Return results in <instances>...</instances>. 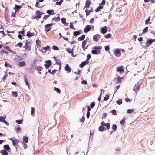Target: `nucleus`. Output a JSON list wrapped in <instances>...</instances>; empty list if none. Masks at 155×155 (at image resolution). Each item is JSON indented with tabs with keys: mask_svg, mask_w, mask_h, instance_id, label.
<instances>
[{
	"mask_svg": "<svg viewBox=\"0 0 155 155\" xmlns=\"http://www.w3.org/2000/svg\"><path fill=\"white\" fill-rule=\"evenodd\" d=\"M45 62H46V64H44V65L46 69H48L51 64V61L50 60H48L46 61Z\"/></svg>",
	"mask_w": 155,
	"mask_h": 155,
	"instance_id": "3",
	"label": "nucleus"
},
{
	"mask_svg": "<svg viewBox=\"0 0 155 155\" xmlns=\"http://www.w3.org/2000/svg\"><path fill=\"white\" fill-rule=\"evenodd\" d=\"M23 141L25 143H27L28 141V137L26 136H24L23 137Z\"/></svg>",
	"mask_w": 155,
	"mask_h": 155,
	"instance_id": "31",
	"label": "nucleus"
},
{
	"mask_svg": "<svg viewBox=\"0 0 155 155\" xmlns=\"http://www.w3.org/2000/svg\"><path fill=\"white\" fill-rule=\"evenodd\" d=\"M80 121L81 122H84L85 118H84V116H83V117L82 118H81L80 119Z\"/></svg>",
	"mask_w": 155,
	"mask_h": 155,
	"instance_id": "63",
	"label": "nucleus"
},
{
	"mask_svg": "<svg viewBox=\"0 0 155 155\" xmlns=\"http://www.w3.org/2000/svg\"><path fill=\"white\" fill-rule=\"evenodd\" d=\"M21 6L18 5H15V7L14 8L15 10H18L19 9H20L21 8Z\"/></svg>",
	"mask_w": 155,
	"mask_h": 155,
	"instance_id": "34",
	"label": "nucleus"
},
{
	"mask_svg": "<svg viewBox=\"0 0 155 155\" xmlns=\"http://www.w3.org/2000/svg\"><path fill=\"white\" fill-rule=\"evenodd\" d=\"M63 1V0H60L59 2H57L55 4L58 5H60L62 4Z\"/></svg>",
	"mask_w": 155,
	"mask_h": 155,
	"instance_id": "50",
	"label": "nucleus"
},
{
	"mask_svg": "<svg viewBox=\"0 0 155 155\" xmlns=\"http://www.w3.org/2000/svg\"><path fill=\"white\" fill-rule=\"evenodd\" d=\"M35 35V34L34 33H31L29 31H28L26 34V35L28 38L31 37L32 36H34Z\"/></svg>",
	"mask_w": 155,
	"mask_h": 155,
	"instance_id": "13",
	"label": "nucleus"
},
{
	"mask_svg": "<svg viewBox=\"0 0 155 155\" xmlns=\"http://www.w3.org/2000/svg\"><path fill=\"white\" fill-rule=\"evenodd\" d=\"M3 148L8 151H9L10 150V148L8 145H4L3 146Z\"/></svg>",
	"mask_w": 155,
	"mask_h": 155,
	"instance_id": "25",
	"label": "nucleus"
},
{
	"mask_svg": "<svg viewBox=\"0 0 155 155\" xmlns=\"http://www.w3.org/2000/svg\"><path fill=\"white\" fill-rule=\"evenodd\" d=\"M54 89L58 93H60V90L59 89L54 87Z\"/></svg>",
	"mask_w": 155,
	"mask_h": 155,
	"instance_id": "56",
	"label": "nucleus"
},
{
	"mask_svg": "<svg viewBox=\"0 0 155 155\" xmlns=\"http://www.w3.org/2000/svg\"><path fill=\"white\" fill-rule=\"evenodd\" d=\"M118 105H120L122 103V100L120 99H119L116 101Z\"/></svg>",
	"mask_w": 155,
	"mask_h": 155,
	"instance_id": "41",
	"label": "nucleus"
},
{
	"mask_svg": "<svg viewBox=\"0 0 155 155\" xmlns=\"http://www.w3.org/2000/svg\"><path fill=\"white\" fill-rule=\"evenodd\" d=\"M37 46L38 47H40L41 46V41L39 40H37L36 41Z\"/></svg>",
	"mask_w": 155,
	"mask_h": 155,
	"instance_id": "27",
	"label": "nucleus"
},
{
	"mask_svg": "<svg viewBox=\"0 0 155 155\" xmlns=\"http://www.w3.org/2000/svg\"><path fill=\"white\" fill-rule=\"evenodd\" d=\"M3 48L7 50V51H8L9 52H11V53H12L14 54L15 53L9 47L7 46H5L3 47Z\"/></svg>",
	"mask_w": 155,
	"mask_h": 155,
	"instance_id": "9",
	"label": "nucleus"
},
{
	"mask_svg": "<svg viewBox=\"0 0 155 155\" xmlns=\"http://www.w3.org/2000/svg\"><path fill=\"white\" fill-rule=\"evenodd\" d=\"M0 53L2 54H3L4 53H5L6 54H7L8 53V52L5 51L4 50H1Z\"/></svg>",
	"mask_w": 155,
	"mask_h": 155,
	"instance_id": "58",
	"label": "nucleus"
},
{
	"mask_svg": "<svg viewBox=\"0 0 155 155\" xmlns=\"http://www.w3.org/2000/svg\"><path fill=\"white\" fill-rule=\"evenodd\" d=\"M100 52V51H97L96 50H92L91 53L93 54H98Z\"/></svg>",
	"mask_w": 155,
	"mask_h": 155,
	"instance_id": "21",
	"label": "nucleus"
},
{
	"mask_svg": "<svg viewBox=\"0 0 155 155\" xmlns=\"http://www.w3.org/2000/svg\"><path fill=\"white\" fill-rule=\"evenodd\" d=\"M109 98V96L108 95H106L105 97L104 98V101H107L108 100Z\"/></svg>",
	"mask_w": 155,
	"mask_h": 155,
	"instance_id": "52",
	"label": "nucleus"
},
{
	"mask_svg": "<svg viewBox=\"0 0 155 155\" xmlns=\"http://www.w3.org/2000/svg\"><path fill=\"white\" fill-rule=\"evenodd\" d=\"M66 51H67V52L68 53H72V55L73 56H73V51H74V50L73 49H72V50H71V49H70V48H67L66 49Z\"/></svg>",
	"mask_w": 155,
	"mask_h": 155,
	"instance_id": "20",
	"label": "nucleus"
},
{
	"mask_svg": "<svg viewBox=\"0 0 155 155\" xmlns=\"http://www.w3.org/2000/svg\"><path fill=\"white\" fill-rule=\"evenodd\" d=\"M105 130L106 129L105 127L102 126H100L99 127L98 130L100 131H103Z\"/></svg>",
	"mask_w": 155,
	"mask_h": 155,
	"instance_id": "28",
	"label": "nucleus"
},
{
	"mask_svg": "<svg viewBox=\"0 0 155 155\" xmlns=\"http://www.w3.org/2000/svg\"><path fill=\"white\" fill-rule=\"evenodd\" d=\"M80 32L79 31H74L73 32V35L74 36H77L80 34Z\"/></svg>",
	"mask_w": 155,
	"mask_h": 155,
	"instance_id": "36",
	"label": "nucleus"
},
{
	"mask_svg": "<svg viewBox=\"0 0 155 155\" xmlns=\"http://www.w3.org/2000/svg\"><path fill=\"white\" fill-rule=\"evenodd\" d=\"M18 65L21 67H23L25 65V63L24 61H20L19 62L18 64Z\"/></svg>",
	"mask_w": 155,
	"mask_h": 155,
	"instance_id": "22",
	"label": "nucleus"
},
{
	"mask_svg": "<svg viewBox=\"0 0 155 155\" xmlns=\"http://www.w3.org/2000/svg\"><path fill=\"white\" fill-rule=\"evenodd\" d=\"M139 89V86L138 84H136L133 88V90L137 93V91H138Z\"/></svg>",
	"mask_w": 155,
	"mask_h": 155,
	"instance_id": "12",
	"label": "nucleus"
},
{
	"mask_svg": "<svg viewBox=\"0 0 155 155\" xmlns=\"http://www.w3.org/2000/svg\"><path fill=\"white\" fill-rule=\"evenodd\" d=\"M61 21L62 23L65 25L66 24V19L65 18H61Z\"/></svg>",
	"mask_w": 155,
	"mask_h": 155,
	"instance_id": "39",
	"label": "nucleus"
},
{
	"mask_svg": "<svg viewBox=\"0 0 155 155\" xmlns=\"http://www.w3.org/2000/svg\"><path fill=\"white\" fill-rule=\"evenodd\" d=\"M134 110L133 109H128L127 110V113L129 114H130L133 112Z\"/></svg>",
	"mask_w": 155,
	"mask_h": 155,
	"instance_id": "59",
	"label": "nucleus"
},
{
	"mask_svg": "<svg viewBox=\"0 0 155 155\" xmlns=\"http://www.w3.org/2000/svg\"><path fill=\"white\" fill-rule=\"evenodd\" d=\"M92 10H93L91 8V10H90L89 11H88L87 9H86L85 10V12L86 13V14L87 16H88V15H89L90 14V12H93Z\"/></svg>",
	"mask_w": 155,
	"mask_h": 155,
	"instance_id": "29",
	"label": "nucleus"
},
{
	"mask_svg": "<svg viewBox=\"0 0 155 155\" xmlns=\"http://www.w3.org/2000/svg\"><path fill=\"white\" fill-rule=\"evenodd\" d=\"M91 2L89 0H88L86 2L85 7L86 8H88L90 5Z\"/></svg>",
	"mask_w": 155,
	"mask_h": 155,
	"instance_id": "26",
	"label": "nucleus"
},
{
	"mask_svg": "<svg viewBox=\"0 0 155 155\" xmlns=\"http://www.w3.org/2000/svg\"><path fill=\"white\" fill-rule=\"evenodd\" d=\"M8 77V75L7 74H5L4 76L3 77V78H2V80H3V81H5V80L6 79V78Z\"/></svg>",
	"mask_w": 155,
	"mask_h": 155,
	"instance_id": "48",
	"label": "nucleus"
},
{
	"mask_svg": "<svg viewBox=\"0 0 155 155\" xmlns=\"http://www.w3.org/2000/svg\"><path fill=\"white\" fill-rule=\"evenodd\" d=\"M65 71H67V73H69L71 71V68L70 67L68 64H67L64 67Z\"/></svg>",
	"mask_w": 155,
	"mask_h": 155,
	"instance_id": "6",
	"label": "nucleus"
},
{
	"mask_svg": "<svg viewBox=\"0 0 155 155\" xmlns=\"http://www.w3.org/2000/svg\"><path fill=\"white\" fill-rule=\"evenodd\" d=\"M107 129H109L110 128V124L109 123H106L105 125Z\"/></svg>",
	"mask_w": 155,
	"mask_h": 155,
	"instance_id": "42",
	"label": "nucleus"
},
{
	"mask_svg": "<svg viewBox=\"0 0 155 155\" xmlns=\"http://www.w3.org/2000/svg\"><path fill=\"white\" fill-rule=\"evenodd\" d=\"M103 6H99L96 9L95 12H98L100 9H103Z\"/></svg>",
	"mask_w": 155,
	"mask_h": 155,
	"instance_id": "30",
	"label": "nucleus"
},
{
	"mask_svg": "<svg viewBox=\"0 0 155 155\" xmlns=\"http://www.w3.org/2000/svg\"><path fill=\"white\" fill-rule=\"evenodd\" d=\"M16 122L17 124H21L22 122V120H17L16 121Z\"/></svg>",
	"mask_w": 155,
	"mask_h": 155,
	"instance_id": "55",
	"label": "nucleus"
},
{
	"mask_svg": "<svg viewBox=\"0 0 155 155\" xmlns=\"http://www.w3.org/2000/svg\"><path fill=\"white\" fill-rule=\"evenodd\" d=\"M89 63V61L87 60H86L85 61L83 62L80 65V67L81 68H83L85 65L88 64Z\"/></svg>",
	"mask_w": 155,
	"mask_h": 155,
	"instance_id": "10",
	"label": "nucleus"
},
{
	"mask_svg": "<svg viewBox=\"0 0 155 155\" xmlns=\"http://www.w3.org/2000/svg\"><path fill=\"white\" fill-rule=\"evenodd\" d=\"M5 120V117L1 116H0V121L2 122L4 121Z\"/></svg>",
	"mask_w": 155,
	"mask_h": 155,
	"instance_id": "57",
	"label": "nucleus"
},
{
	"mask_svg": "<svg viewBox=\"0 0 155 155\" xmlns=\"http://www.w3.org/2000/svg\"><path fill=\"white\" fill-rule=\"evenodd\" d=\"M0 153L2 155H8V153L5 150H2Z\"/></svg>",
	"mask_w": 155,
	"mask_h": 155,
	"instance_id": "24",
	"label": "nucleus"
},
{
	"mask_svg": "<svg viewBox=\"0 0 155 155\" xmlns=\"http://www.w3.org/2000/svg\"><path fill=\"white\" fill-rule=\"evenodd\" d=\"M120 123L122 125H123L125 123V119L124 118L121 121H120Z\"/></svg>",
	"mask_w": 155,
	"mask_h": 155,
	"instance_id": "46",
	"label": "nucleus"
},
{
	"mask_svg": "<svg viewBox=\"0 0 155 155\" xmlns=\"http://www.w3.org/2000/svg\"><path fill=\"white\" fill-rule=\"evenodd\" d=\"M85 35H81V37L78 38V40L79 41H82L84 40L85 38Z\"/></svg>",
	"mask_w": 155,
	"mask_h": 155,
	"instance_id": "23",
	"label": "nucleus"
},
{
	"mask_svg": "<svg viewBox=\"0 0 155 155\" xmlns=\"http://www.w3.org/2000/svg\"><path fill=\"white\" fill-rule=\"evenodd\" d=\"M91 29V27L90 25H87L84 29V32L87 33Z\"/></svg>",
	"mask_w": 155,
	"mask_h": 155,
	"instance_id": "4",
	"label": "nucleus"
},
{
	"mask_svg": "<svg viewBox=\"0 0 155 155\" xmlns=\"http://www.w3.org/2000/svg\"><path fill=\"white\" fill-rule=\"evenodd\" d=\"M60 20V18L59 17H54L52 19V21H54L56 22L59 21Z\"/></svg>",
	"mask_w": 155,
	"mask_h": 155,
	"instance_id": "18",
	"label": "nucleus"
},
{
	"mask_svg": "<svg viewBox=\"0 0 155 155\" xmlns=\"http://www.w3.org/2000/svg\"><path fill=\"white\" fill-rule=\"evenodd\" d=\"M117 126L116 124H113L112 126V129L114 130V131H115L117 129Z\"/></svg>",
	"mask_w": 155,
	"mask_h": 155,
	"instance_id": "33",
	"label": "nucleus"
},
{
	"mask_svg": "<svg viewBox=\"0 0 155 155\" xmlns=\"http://www.w3.org/2000/svg\"><path fill=\"white\" fill-rule=\"evenodd\" d=\"M69 27L70 28H71L72 29H73L74 30L75 29V28H74L73 26V23L72 22L70 23Z\"/></svg>",
	"mask_w": 155,
	"mask_h": 155,
	"instance_id": "40",
	"label": "nucleus"
},
{
	"mask_svg": "<svg viewBox=\"0 0 155 155\" xmlns=\"http://www.w3.org/2000/svg\"><path fill=\"white\" fill-rule=\"evenodd\" d=\"M13 145L14 146H16L18 144V140L16 139H14L12 140Z\"/></svg>",
	"mask_w": 155,
	"mask_h": 155,
	"instance_id": "16",
	"label": "nucleus"
},
{
	"mask_svg": "<svg viewBox=\"0 0 155 155\" xmlns=\"http://www.w3.org/2000/svg\"><path fill=\"white\" fill-rule=\"evenodd\" d=\"M18 93L17 92L15 91H12V96L14 97H17L18 96Z\"/></svg>",
	"mask_w": 155,
	"mask_h": 155,
	"instance_id": "32",
	"label": "nucleus"
},
{
	"mask_svg": "<svg viewBox=\"0 0 155 155\" xmlns=\"http://www.w3.org/2000/svg\"><path fill=\"white\" fill-rule=\"evenodd\" d=\"M52 49L54 50H58L59 48L57 46L53 45L52 47Z\"/></svg>",
	"mask_w": 155,
	"mask_h": 155,
	"instance_id": "45",
	"label": "nucleus"
},
{
	"mask_svg": "<svg viewBox=\"0 0 155 155\" xmlns=\"http://www.w3.org/2000/svg\"><path fill=\"white\" fill-rule=\"evenodd\" d=\"M24 78H25L24 79H25V81L26 83V84L28 86V87L29 88L30 87H29V84H28V82L27 81L25 77H24Z\"/></svg>",
	"mask_w": 155,
	"mask_h": 155,
	"instance_id": "62",
	"label": "nucleus"
},
{
	"mask_svg": "<svg viewBox=\"0 0 155 155\" xmlns=\"http://www.w3.org/2000/svg\"><path fill=\"white\" fill-rule=\"evenodd\" d=\"M5 66L6 67H10V68L11 67V65H10L8 63H7L6 62H5Z\"/></svg>",
	"mask_w": 155,
	"mask_h": 155,
	"instance_id": "51",
	"label": "nucleus"
},
{
	"mask_svg": "<svg viewBox=\"0 0 155 155\" xmlns=\"http://www.w3.org/2000/svg\"><path fill=\"white\" fill-rule=\"evenodd\" d=\"M101 47L97 46H95L93 47V49L95 50H100L101 48Z\"/></svg>",
	"mask_w": 155,
	"mask_h": 155,
	"instance_id": "44",
	"label": "nucleus"
},
{
	"mask_svg": "<svg viewBox=\"0 0 155 155\" xmlns=\"http://www.w3.org/2000/svg\"><path fill=\"white\" fill-rule=\"evenodd\" d=\"M54 12V11L53 10H48L46 11L47 13L51 15H53Z\"/></svg>",
	"mask_w": 155,
	"mask_h": 155,
	"instance_id": "19",
	"label": "nucleus"
},
{
	"mask_svg": "<svg viewBox=\"0 0 155 155\" xmlns=\"http://www.w3.org/2000/svg\"><path fill=\"white\" fill-rule=\"evenodd\" d=\"M22 42H19L17 44V45L20 48H21L22 46Z\"/></svg>",
	"mask_w": 155,
	"mask_h": 155,
	"instance_id": "64",
	"label": "nucleus"
},
{
	"mask_svg": "<svg viewBox=\"0 0 155 155\" xmlns=\"http://www.w3.org/2000/svg\"><path fill=\"white\" fill-rule=\"evenodd\" d=\"M111 112L112 113L113 115H115L117 114L116 111L114 109L112 110Z\"/></svg>",
	"mask_w": 155,
	"mask_h": 155,
	"instance_id": "47",
	"label": "nucleus"
},
{
	"mask_svg": "<svg viewBox=\"0 0 155 155\" xmlns=\"http://www.w3.org/2000/svg\"><path fill=\"white\" fill-rule=\"evenodd\" d=\"M148 28L147 27H145L144 29H143V34L145 33L148 30Z\"/></svg>",
	"mask_w": 155,
	"mask_h": 155,
	"instance_id": "49",
	"label": "nucleus"
},
{
	"mask_svg": "<svg viewBox=\"0 0 155 155\" xmlns=\"http://www.w3.org/2000/svg\"><path fill=\"white\" fill-rule=\"evenodd\" d=\"M43 13L39 10H37L35 12L36 16L33 15L31 17L32 19H36L37 20H38L41 17V15Z\"/></svg>",
	"mask_w": 155,
	"mask_h": 155,
	"instance_id": "1",
	"label": "nucleus"
},
{
	"mask_svg": "<svg viewBox=\"0 0 155 155\" xmlns=\"http://www.w3.org/2000/svg\"><path fill=\"white\" fill-rule=\"evenodd\" d=\"M54 25L53 23L48 24L46 25L44 27L45 31L46 32H48L50 31L51 28V27Z\"/></svg>",
	"mask_w": 155,
	"mask_h": 155,
	"instance_id": "2",
	"label": "nucleus"
},
{
	"mask_svg": "<svg viewBox=\"0 0 155 155\" xmlns=\"http://www.w3.org/2000/svg\"><path fill=\"white\" fill-rule=\"evenodd\" d=\"M36 69L37 71H40L42 69V67L41 66H38L36 68Z\"/></svg>",
	"mask_w": 155,
	"mask_h": 155,
	"instance_id": "53",
	"label": "nucleus"
},
{
	"mask_svg": "<svg viewBox=\"0 0 155 155\" xmlns=\"http://www.w3.org/2000/svg\"><path fill=\"white\" fill-rule=\"evenodd\" d=\"M121 54L120 51L119 49H116L114 52V54L116 56L120 55Z\"/></svg>",
	"mask_w": 155,
	"mask_h": 155,
	"instance_id": "8",
	"label": "nucleus"
},
{
	"mask_svg": "<svg viewBox=\"0 0 155 155\" xmlns=\"http://www.w3.org/2000/svg\"><path fill=\"white\" fill-rule=\"evenodd\" d=\"M50 49L51 48L49 46H47L46 47H44L42 48V49L45 51L43 52L44 53H45L46 51H50Z\"/></svg>",
	"mask_w": 155,
	"mask_h": 155,
	"instance_id": "17",
	"label": "nucleus"
},
{
	"mask_svg": "<svg viewBox=\"0 0 155 155\" xmlns=\"http://www.w3.org/2000/svg\"><path fill=\"white\" fill-rule=\"evenodd\" d=\"M31 115L33 116L34 114V112L35 110L33 107H31Z\"/></svg>",
	"mask_w": 155,
	"mask_h": 155,
	"instance_id": "37",
	"label": "nucleus"
},
{
	"mask_svg": "<svg viewBox=\"0 0 155 155\" xmlns=\"http://www.w3.org/2000/svg\"><path fill=\"white\" fill-rule=\"evenodd\" d=\"M104 37L106 38H110L111 37V34L109 33L105 35Z\"/></svg>",
	"mask_w": 155,
	"mask_h": 155,
	"instance_id": "38",
	"label": "nucleus"
},
{
	"mask_svg": "<svg viewBox=\"0 0 155 155\" xmlns=\"http://www.w3.org/2000/svg\"><path fill=\"white\" fill-rule=\"evenodd\" d=\"M95 104V103L94 102H91L90 104L91 107L93 108Z\"/></svg>",
	"mask_w": 155,
	"mask_h": 155,
	"instance_id": "60",
	"label": "nucleus"
},
{
	"mask_svg": "<svg viewBox=\"0 0 155 155\" xmlns=\"http://www.w3.org/2000/svg\"><path fill=\"white\" fill-rule=\"evenodd\" d=\"M123 66H119L117 67V70L118 72L120 73H122L123 72H124V70L123 69Z\"/></svg>",
	"mask_w": 155,
	"mask_h": 155,
	"instance_id": "5",
	"label": "nucleus"
},
{
	"mask_svg": "<svg viewBox=\"0 0 155 155\" xmlns=\"http://www.w3.org/2000/svg\"><path fill=\"white\" fill-rule=\"evenodd\" d=\"M150 16H149L148 17V18L145 20V23L146 25L147 24H148L149 23V21H150Z\"/></svg>",
	"mask_w": 155,
	"mask_h": 155,
	"instance_id": "43",
	"label": "nucleus"
},
{
	"mask_svg": "<svg viewBox=\"0 0 155 155\" xmlns=\"http://www.w3.org/2000/svg\"><path fill=\"white\" fill-rule=\"evenodd\" d=\"M81 83L82 84H83L86 85V84H87V81L85 80H82L81 81Z\"/></svg>",
	"mask_w": 155,
	"mask_h": 155,
	"instance_id": "61",
	"label": "nucleus"
},
{
	"mask_svg": "<svg viewBox=\"0 0 155 155\" xmlns=\"http://www.w3.org/2000/svg\"><path fill=\"white\" fill-rule=\"evenodd\" d=\"M100 37V35L99 34H96L93 36V40L95 42L98 41V38Z\"/></svg>",
	"mask_w": 155,
	"mask_h": 155,
	"instance_id": "14",
	"label": "nucleus"
},
{
	"mask_svg": "<svg viewBox=\"0 0 155 155\" xmlns=\"http://www.w3.org/2000/svg\"><path fill=\"white\" fill-rule=\"evenodd\" d=\"M115 81L117 84L120 83L121 82V80L120 79V77H119L118 78H116L115 79Z\"/></svg>",
	"mask_w": 155,
	"mask_h": 155,
	"instance_id": "35",
	"label": "nucleus"
},
{
	"mask_svg": "<svg viewBox=\"0 0 155 155\" xmlns=\"http://www.w3.org/2000/svg\"><path fill=\"white\" fill-rule=\"evenodd\" d=\"M23 47L25 51H30L31 50V47L28 45H25Z\"/></svg>",
	"mask_w": 155,
	"mask_h": 155,
	"instance_id": "11",
	"label": "nucleus"
},
{
	"mask_svg": "<svg viewBox=\"0 0 155 155\" xmlns=\"http://www.w3.org/2000/svg\"><path fill=\"white\" fill-rule=\"evenodd\" d=\"M155 41V40L153 39H150L149 40H148L147 41L146 43V45L147 46H149V45H148L147 44H149V45H151L152 43L154 42Z\"/></svg>",
	"mask_w": 155,
	"mask_h": 155,
	"instance_id": "15",
	"label": "nucleus"
},
{
	"mask_svg": "<svg viewBox=\"0 0 155 155\" xmlns=\"http://www.w3.org/2000/svg\"><path fill=\"white\" fill-rule=\"evenodd\" d=\"M106 51H108L110 50V47H109L108 46H105L104 47Z\"/></svg>",
	"mask_w": 155,
	"mask_h": 155,
	"instance_id": "54",
	"label": "nucleus"
},
{
	"mask_svg": "<svg viewBox=\"0 0 155 155\" xmlns=\"http://www.w3.org/2000/svg\"><path fill=\"white\" fill-rule=\"evenodd\" d=\"M108 28L107 27L105 26L103 28H101V32L103 34H105L107 31V29Z\"/></svg>",
	"mask_w": 155,
	"mask_h": 155,
	"instance_id": "7",
	"label": "nucleus"
}]
</instances>
